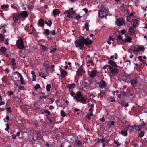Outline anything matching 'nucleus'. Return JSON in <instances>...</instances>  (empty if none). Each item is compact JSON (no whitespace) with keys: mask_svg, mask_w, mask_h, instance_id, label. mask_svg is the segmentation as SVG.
Here are the masks:
<instances>
[{"mask_svg":"<svg viewBox=\"0 0 147 147\" xmlns=\"http://www.w3.org/2000/svg\"><path fill=\"white\" fill-rule=\"evenodd\" d=\"M79 38L75 41L74 44L76 47L80 50H83L84 45L90 48V45L92 44L93 41L88 37L85 38L83 36H80Z\"/></svg>","mask_w":147,"mask_h":147,"instance_id":"nucleus-1","label":"nucleus"},{"mask_svg":"<svg viewBox=\"0 0 147 147\" xmlns=\"http://www.w3.org/2000/svg\"><path fill=\"white\" fill-rule=\"evenodd\" d=\"M70 94L71 96L73 97L74 99L76 100L77 102L81 103H83L87 100L86 97L85 96H83L80 91H77L76 94L73 91H71Z\"/></svg>","mask_w":147,"mask_h":147,"instance_id":"nucleus-2","label":"nucleus"},{"mask_svg":"<svg viewBox=\"0 0 147 147\" xmlns=\"http://www.w3.org/2000/svg\"><path fill=\"white\" fill-rule=\"evenodd\" d=\"M108 12L105 8L102 7L98 12L99 17L101 18L105 17L107 15Z\"/></svg>","mask_w":147,"mask_h":147,"instance_id":"nucleus-3","label":"nucleus"},{"mask_svg":"<svg viewBox=\"0 0 147 147\" xmlns=\"http://www.w3.org/2000/svg\"><path fill=\"white\" fill-rule=\"evenodd\" d=\"M146 125V123L144 121H142V123L140 125H134L133 126L134 129L138 131H141L142 128L144 127Z\"/></svg>","mask_w":147,"mask_h":147,"instance_id":"nucleus-4","label":"nucleus"},{"mask_svg":"<svg viewBox=\"0 0 147 147\" xmlns=\"http://www.w3.org/2000/svg\"><path fill=\"white\" fill-rule=\"evenodd\" d=\"M108 68L109 71L113 76H115L119 72V70L116 68H113L110 65L108 66Z\"/></svg>","mask_w":147,"mask_h":147,"instance_id":"nucleus-5","label":"nucleus"},{"mask_svg":"<svg viewBox=\"0 0 147 147\" xmlns=\"http://www.w3.org/2000/svg\"><path fill=\"white\" fill-rule=\"evenodd\" d=\"M136 47L135 46L133 47L128 50L129 51L130 50H133L134 52H136L139 51H144L145 50L144 47L143 46H138L137 49H136Z\"/></svg>","mask_w":147,"mask_h":147,"instance_id":"nucleus-6","label":"nucleus"},{"mask_svg":"<svg viewBox=\"0 0 147 147\" xmlns=\"http://www.w3.org/2000/svg\"><path fill=\"white\" fill-rule=\"evenodd\" d=\"M16 44L18 48L20 49H23L25 47L22 39L19 38L16 41Z\"/></svg>","mask_w":147,"mask_h":147,"instance_id":"nucleus-7","label":"nucleus"},{"mask_svg":"<svg viewBox=\"0 0 147 147\" xmlns=\"http://www.w3.org/2000/svg\"><path fill=\"white\" fill-rule=\"evenodd\" d=\"M116 24L118 26H121L123 25V24H125V20L123 18H121L118 19L117 17L116 18Z\"/></svg>","mask_w":147,"mask_h":147,"instance_id":"nucleus-8","label":"nucleus"},{"mask_svg":"<svg viewBox=\"0 0 147 147\" xmlns=\"http://www.w3.org/2000/svg\"><path fill=\"white\" fill-rule=\"evenodd\" d=\"M64 14L67 18H72L74 16L76 15V14L73 13L69 10H65L64 12Z\"/></svg>","mask_w":147,"mask_h":147,"instance_id":"nucleus-9","label":"nucleus"},{"mask_svg":"<svg viewBox=\"0 0 147 147\" xmlns=\"http://www.w3.org/2000/svg\"><path fill=\"white\" fill-rule=\"evenodd\" d=\"M12 17L13 18V21L14 23H16L21 18L20 14L18 13H13Z\"/></svg>","mask_w":147,"mask_h":147,"instance_id":"nucleus-10","label":"nucleus"},{"mask_svg":"<svg viewBox=\"0 0 147 147\" xmlns=\"http://www.w3.org/2000/svg\"><path fill=\"white\" fill-rule=\"evenodd\" d=\"M97 84L99 85V87L102 89H105L107 87V83L103 80H101L100 82H97Z\"/></svg>","mask_w":147,"mask_h":147,"instance_id":"nucleus-11","label":"nucleus"},{"mask_svg":"<svg viewBox=\"0 0 147 147\" xmlns=\"http://www.w3.org/2000/svg\"><path fill=\"white\" fill-rule=\"evenodd\" d=\"M44 133L45 132L43 131H38L36 132V140H39L42 138V136L41 133Z\"/></svg>","mask_w":147,"mask_h":147,"instance_id":"nucleus-12","label":"nucleus"},{"mask_svg":"<svg viewBox=\"0 0 147 147\" xmlns=\"http://www.w3.org/2000/svg\"><path fill=\"white\" fill-rule=\"evenodd\" d=\"M97 73V71L96 70H93L89 73V75L91 78H93L96 76Z\"/></svg>","mask_w":147,"mask_h":147,"instance_id":"nucleus-13","label":"nucleus"},{"mask_svg":"<svg viewBox=\"0 0 147 147\" xmlns=\"http://www.w3.org/2000/svg\"><path fill=\"white\" fill-rule=\"evenodd\" d=\"M60 69H62L61 71H60L61 76L63 78H65L67 76V72L61 68H60Z\"/></svg>","mask_w":147,"mask_h":147,"instance_id":"nucleus-14","label":"nucleus"},{"mask_svg":"<svg viewBox=\"0 0 147 147\" xmlns=\"http://www.w3.org/2000/svg\"><path fill=\"white\" fill-rule=\"evenodd\" d=\"M45 32L46 34L47 35H49L50 33L52 34L53 36L55 35L56 34L55 31L54 30L50 31L49 30L46 29L45 30Z\"/></svg>","mask_w":147,"mask_h":147,"instance_id":"nucleus-15","label":"nucleus"},{"mask_svg":"<svg viewBox=\"0 0 147 147\" xmlns=\"http://www.w3.org/2000/svg\"><path fill=\"white\" fill-rule=\"evenodd\" d=\"M130 83L131 86L134 88L136 87L137 84V81L136 79H131L130 80Z\"/></svg>","mask_w":147,"mask_h":147,"instance_id":"nucleus-16","label":"nucleus"},{"mask_svg":"<svg viewBox=\"0 0 147 147\" xmlns=\"http://www.w3.org/2000/svg\"><path fill=\"white\" fill-rule=\"evenodd\" d=\"M85 71L83 70L82 68H79L77 71V75L79 76H81L82 75L83 73H85Z\"/></svg>","mask_w":147,"mask_h":147,"instance_id":"nucleus-17","label":"nucleus"},{"mask_svg":"<svg viewBox=\"0 0 147 147\" xmlns=\"http://www.w3.org/2000/svg\"><path fill=\"white\" fill-rule=\"evenodd\" d=\"M74 141L76 146H80L82 145V142L78 139V137L75 138Z\"/></svg>","mask_w":147,"mask_h":147,"instance_id":"nucleus-18","label":"nucleus"},{"mask_svg":"<svg viewBox=\"0 0 147 147\" xmlns=\"http://www.w3.org/2000/svg\"><path fill=\"white\" fill-rule=\"evenodd\" d=\"M20 14V16L23 18H26L28 16V12L27 11H25L21 12V13Z\"/></svg>","mask_w":147,"mask_h":147,"instance_id":"nucleus-19","label":"nucleus"},{"mask_svg":"<svg viewBox=\"0 0 147 147\" xmlns=\"http://www.w3.org/2000/svg\"><path fill=\"white\" fill-rule=\"evenodd\" d=\"M76 85L74 83H72L71 84H68L67 85L66 87L69 90H73L76 87Z\"/></svg>","mask_w":147,"mask_h":147,"instance_id":"nucleus-20","label":"nucleus"},{"mask_svg":"<svg viewBox=\"0 0 147 147\" xmlns=\"http://www.w3.org/2000/svg\"><path fill=\"white\" fill-rule=\"evenodd\" d=\"M108 63L110 65V66H111L113 68H116L117 66V65L115 62L112 60H109Z\"/></svg>","mask_w":147,"mask_h":147,"instance_id":"nucleus-21","label":"nucleus"},{"mask_svg":"<svg viewBox=\"0 0 147 147\" xmlns=\"http://www.w3.org/2000/svg\"><path fill=\"white\" fill-rule=\"evenodd\" d=\"M60 11L58 9H54L53 11V14L54 16L55 17L56 15H58L60 13Z\"/></svg>","mask_w":147,"mask_h":147,"instance_id":"nucleus-22","label":"nucleus"},{"mask_svg":"<svg viewBox=\"0 0 147 147\" xmlns=\"http://www.w3.org/2000/svg\"><path fill=\"white\" fill-rule=\"evenodd\" d=\"M39 26L42 27H44V21L42 19H40L38 23Z\"/></svg>","mask_w":147,"mask_h":147,"instance_id":"nucleus-23","label":"nucleus"},{"mask_svg":"<svg viewBox=\"0 0 147 147\" xmlns=\"http://www.w3.org/2000/svg\"><path fill=\"white\" fill-rule=\"evenodd\" d=\"M132 38L131 37L127 36L126 38H125V40H124L123 42L126 43L127 42H128L129 43H131V40Z\"/></svg>","mask_w":147,"mask_h":147,"instance_id":"nucleus-24","label":"nucleus"},{"mask_svg":"<svg viewBox=\"0 0 147 147\" xmlns=\"http://www.w3.org/2000/svg\"><path fill=\"white\" fill-rule=\"evenodd\" d=\"M133 22V26L134 28L136 26V24H138V21L136 19H133V20L131 22V23H132V22Z\"/></svg>","mask_w":147,"mask_h":147,"instance_id":"nucleus-25","label":"nucleus"},{"mask_svg":"<svg viewBox=\"0 0 147 147\" xmlns=\"http://www.w3.org/2000/svg\"><path fill=\"white\" fill-rule=\"evenodd\" d=\"M45 23L47 24L48 26L50 27L52 24V22L49 20L48 21L47 20H45L44 21Z\"/></svg>","mask_w":147,"mask_h":147,"instance_id":"nucleus-26","label":"nucleus"},{"mask_svg":"<svg viewBox=\"0 0 147 147\" xmlns=\"http://www.w3.org/2000/svg\"><path fill=\"white\" fill-rule=\"evenodd\" d=\"M127 131H128V130L126 131L122 130L121 132V133L122 135H123L124 136H126L127 135Z\"/></svg>","mask_w":147,"mask_h":147,"instance_id":"nucleus-27","label":"nucleus"},{"mask_svg":"<svg viewBox=\"0 0 147 147\" xmlns=\"http://www.w3.org/2000/svg\"><path fill=\"white\" fill-rule=\"evenodd\" d=\"M93 115L92 112H90L86 116V118H87L89 120L91 119L90 117Z\"/></svg>","mask_w":147,"mask_h":147,"instance_id":"nucleus-28","label":"nucleus"},{"mask_svg":"<svg viewBox=\"0 0 147 147\" xmlns=\"http://www.w3.org/2000/svg\"><path fill=\"white\" fill-rule=\"evenodd\" d=\"M140 133L138 134V136L139 138H142L144 135L145 132L144 131H140Z\"/></svg>","mask_w":147,"mask_h":147,"instance_id":"nucleus-29","label":"nucleus"},{"mask_svg":"<svg viewBox=\"0 0 147 147\" xmlns=\"http://www.w3.org/2000/svg\"><path fill=\"white\" fill-rule=\"evenodd\" d=\"M85 28L87 31L89 30V23L86 22L85 24Z\"/></svg>","mask_w":147,"mask_h":147,"instance_id":"nucleus-30","label":"nucleus"},{"mask_svg":"<svg viewBox=\"0 0 147 147\" xmlns=\"http://www.w3.org/2000/svg\"><path fill=\"white\" fill-rule=\"evenodd\" d=\"M20 82L21 83L22 85H23L24 84V81L23 80V78L21 74H20Z\"/></svg>","mask_w":147,"mask_h":147,"instance_id":"nucleus-31","label":"nucleus"},{"mask_svg":"<svg viewBox=\"0 0 147 147\" xmlns=\"http://www.w3.org/2000/svg\"><path fill=\"white\" fill-rule=\"evenodd\" d=\"M41 46L42 47V51H47L48 49L44 45H41Z\"/></svg>","mask_w":147,"mask_h":147,"instance_id":"nucleus-32","label":"nucleus"},{"mask_svg":"<svg viewBox=\"0 0 147 147\" xmlns=\"http://www.w3.org/2000/svg\"><path fill=\"white\" fill-rule=\"evenodd\" d=\"M51 85L50 84H47L46 86V90L47 91H49L50 90Z\"/></svg>","mask_w":147,"mask_h":147,"instance_id":"nucleus-33","label":"nucleus"},{"mask_svg":"<svg viewBox=\"0 0 147 147\" xmlns=\"http://www.w3.org/2000/svg\"><path fill=\"white\" fill-rule=\"evenodd\" d=\"M6 50H6V48L5 47H1V49H0L1 51L3 53H5L6 52Z\"/></svg>","mask_w":147,"mask_h":147,"instance_id":"nucleus-34","label":"nucleus"},{"mask_svg":"<svg viewBox=\"0 0 147 147\" xmlns=\"http://www.w3.org/2000/svg\"><path fill=\"white\" fill-rule=\"evenodd\" d=\"M16 86L20 90H24V87L21 86V85H16Z\"/></svg>","mask_w":147,"mask_h":147,"instance_id":"nucleus-35","label":"nucleus"},{"mask_svg":"<svg viewBox=\"0 0 147 147\" xmlns=\"http://www.w3.org/2000/svg\"><path fill=\"white\" fill-rule=\"evenodd\" d=\"M105 141L104 138H102V139H99V138H98V139L97 140V142H102L103 143L105 142Z\"/></svg>","mask_w":147,"mask_h":147,"instance_id":"nucleus-36","label":"nucleus"},{"mask_svg":"<svg viewBox=\"0 0 147 147\" xmlns=\"http://www.w3.org/2000/svg\"><path fill=\"white\" fill-rule=\"evenodd\" d=\"M61 116L64 117L66 115L65 113L63 110H61Z\"/></svg>","mask_w":147,"mask_h":147,"instance_id":"nucleus-37","label":"nucleus"},{"mask_svg":"<svg viewBox=\"0 0 147 147\" xmlns=\"http://www.w3.org/2000/svg\"><path fill=\"white\" fill-rule=\"evenodd\" d=\"M114 143L116 144V145L118 146H121V143H119L116 140H114Z\"/></svg>","mask_w":147,"mask_h":147,"instance_id":"nucleus-38","label":"nucleus"},{"mask_svg":"<svg viewBox=\"0 0 147 147\" xmlns=\"http://www.w3.org/2000/svg\"><path fill=\"white\" fill-rule=\"evenodd\" d=\"M114 124V122L113 121H109L108 123V125L111 127L112 125Z\"/></svg>","mask_w":147,"mask_h":147,"instance_id":"nucleus-39","label":"nucleus"},{"mask_svg":"<svg viewBox=\"0 0 147 147\" xmlns=\"http://www.w3.org/2000/svg\"><path fill=\"white\" fill-rule=\"evenodd\" d=\"M43 66L45 67L46 70H47L49 67V65L48 64L46 63H44L43 64Z\"/></svg>","mask_w":147,"mask_h":147,"instance_id":"nucleus-40","label":"nucleus"},{"mask_svg":"<svg viewBox=\"0 0 147 147\" xmlns=\"http://www.w3.org/2000/svg\"><path fill=\"white\" fill-rule=\"evenodd\" d=\"M5 125H6V127L5 129V130L6 131H8L10 128L9 124H5ZM8 132H9V131H8Z\"/></svg>","mask_w":147,"mask_h":147,"instance_id":"nucleus-41","label":"nucleus"},{"mask_svg":"<svg viewBox=\"0 0 147 147\" xmlns=\"http://www.w3.org/2000/svg\"><path fill=\"white\" fill-rule=\"evenodd\" d=\"M34 88H35V89L36 90H37L38 89L40 88V86L39 84H36V86H35Z\"/></svg>","mask_w":147,"mask_h":147,"instance_id":"nucleus-42","label":"nucleus"},{"mask_svg":"<svg viewBox=\"0 0 147 147\" xmlns=\"http://www.w3.org/2000/svg\"><path fill=\"white\" fill-rule=\"evenodd\" d=\"M117 39L119 40H121L123 42L124 40L123 38L121 37L120 35H119L117 37Z\"/></svg>","mask_w":147,"mask_h":147,"instance_id":"nucleus-43","label":"nucleus"},{"mask_svg":"<svg viewBox=\"0 0 147 147\" xmlns=\"http://www.w3.org/2000/svg\"><path fill=\"white\" fill-rule=\"evenodd\" d=\"M44 112L47 114V115H49L51 114V113L47 110H45Z\"/></svg>","mask_w":147,"mask_h":147,"instance_id":"nucleus-44","label":"nucleus"},{"mask_svg":"<svg viewBox=\"0 0 147 147\" xmlns=\"http://www.w3.org/2000/svg\"><path fill=\"white\" fill-rule=\"evenodd\" d=\"M13 92L12 91H9L7 92V94L8 96H11L13 94Z\"/></svg>","mask_w":147,"mask_h":147,"instance_id":"nucleus-45","label":"nucleus"},{"mask_svg":"<svg viewBox=\"0 0 147 147\" xmlns=\"http://www.w3.org/2000/svg\"><path fill=\"white\" fill-rule=\"evenodd\" d=\"M11 65L13 67V69H16L17 68L16 63H12Z\"/></svg>","mask_w":147,"mask_h":147,"instance_id":"nucleus-46","label":"nucleus"},{"mask_svg":"<svg viewBox=\"0 0 147 147\" xmlns=\"http://www.w3.org/2000/svg\"><path fill=\"white\" fill-rule=\"evenodd\" d=\"M3 37L2 34L0 33V42H3Z\"/></svg>","mask_w":147,"mask_h":147,"instance_id":"nucleus-47","label":"nucleus"},{"mask_svg":"<svg viewBox=\"0 0 147 147\" xmlns=\"http://www.w3.org/2000/svg\"><path fill=\"white\" fill-rule=\"evenodd\" d=\"M39 124V123L38 121H35L34 122V123H33L34 125L36 127H37L38 126Z\"/></svg>","mask_w":147,"mask_h":147,"instance_id":"nucleus-48","label":"nucleus"},{"mask_svg":"<svg viewBox=\"0 0 147 147\" xmlns=\"http://www.w3.org/2000/svg\"><path fill=\"white\" fill-rule=\"evenodd\" d=\"M129 31L131 33H132L134 30V29L131 27H129Z\"/></svg>","mask_w":147,"mask_h":147,"instance_id":"nucleus-49","label":"nucleus"},{"mask_svg":"<svg viewBox=\"0 0 147 147\" xmlns=\"http://www.w3.org/2000/svg\"><path fill=\"white\" fill-rule=\"evenodd\" d=\"M6 109L9 113H11L12 112V111L11 110V108L10 107L7 108Z\"/></svg>","mask_w":147,"mask_h":147,"instance_id":"nucleus-50","label":"nucleus"},{"mask_svg":"<svg viewBox=\"0 0 147 147\" xmlns=\"http://www.w3.org/2000/svg\"><path fill=\"white\" fill-rule=\"evenodd\" d=\"M56 50L57 48H55L51 50L50 52L51 53H55Z\"/></svg>","mask_w":147,"mask_h":147,"instance_id":"nucleus-51","label":"nucleus"},{"mask_svg":"<svg viewBox=\"0 0 147 147\" xmlns=\"http://www.w3.org/2000/svg\"><path fill=\"white\" fill-rule=\"evenodd\" d=\"M121 94L123 96H126L127 95V93L124 91H122L121 92Z\"/></svg>","mask_w":147,"mask_h":147,"instance_id":"nucleus-52","label":"nucleus"},{"mask_svg":"<svg viewBox=\"0 0 147 147\" xmlns=\"http://www.w3.org/2000/svg\"><path fill=\"white\" fill-rule=\"evenodd\" d=\"M40 98L42 99H46L47 98V96L45 95H42L40 97Z\"/></svg>","mask_w":147,"mask_h":147,"instance_id":"nucleus-53","label":"nucleus"},{"mask_svg":"<svg viewBox=\"0 0 147 147\" xmlns=\"http://www.w3.org/2000/svg\"><path fill=\"white\" fill-rule=\"evenodd\" d=\"M69 10L71 12H72V13H76V12L74 11V8H71L69 10Z\"/></svg>","mask_w":147,"mask_h":147,"instance_id":"nucleus-54","label":"nucleus"},{"mask_svg":"<svg viewBox=\"0 0 147 147\" xmlns=\"http://www.w3.org/2000/svg\"><path fill=\"white\" fill-rule=\"evenodd\" d=\"M129 127H130L131 128V129H134V126H131V125H127L126 126V128H128V129H129Z\"/></svg>","mask_w":147,"mask_h":147,"instance_id":"nucleus-55","label":"nucleus"},{"mask_svg":"<svg viewBox=\"0 0 147 147\" xmlns=\"http://www.w3.org/2000/svg\"><path fill=\"white\" fill-rule=\"evenodd\" d=\"M125 103H126L125 102V101H124V100L122 101L121 102V105L123 106L124 107L125 105Z\"/></svg>","mask_w":147,"mask_h":147,"instance_id":"nucleus-56","label":"nucleus"},{"mask_svg":"<svg viewBox=\"0 0 147 147\" xmlns=\"http://www.w3.org/2000/svg\"><path fill=\"white\" fill-rule=\"evenodd\" d=\"M83 10L86 13H87L88 12V9L86 8H84L83 9Z\"/></svg>","mask_w":147,"mask_h":147,"instance_id":"nucleus-57","label":"nucleus"},{"mask_svg":"<svg viewBox=\"0 0 147 147\" xmlns=\"http://www.w3.org/2000/svg\"><path fill=\"white\" fill-rule=\"evenodd\" d=\"M75 17L78 20H79L81 17L79 15H78L76 16Z\"/></svg>","mask_w":147,"mask_h":147,"instance_id":"nucleus-58","label":"nucleus"},{"mask_svg":"<svg viewBox=\"0 0 147 147\" xmlns=\"http://www.w3.org/2000/svg\"><path fill=\"white\" fill-rule=\"evenodd\" d=\"M8 113H7V116L6 117L5 119H6L7 120V122H8V120L9 119V116L8 115Z\"/></svg>","mask_w":147,"mask_h":147,"instance_id":"nucleus-59","label":"nucleus"},{"mask_svg":"<svg viewBox=\"0 0 147 147\" xmlns=\"http://www.w3.org/2000/svg\"><path fill=\"white\" fill-rule=\"evenodd\" d=\"M39 76H41V77H42V76H43V75H45L42 72H39Z\"/></svg>","mask_w":147,"mask_h":147,"instance_id":"nucleus-60","label":"nucleus"},{"mask_svg":"<svg viewBox=\"0 0 147 147\" xmlns=\"http://www.w3.org/2000/svg\"><path fill=\"white\" fill-rule=\"evenodd\" d=\"M110 98L111 99H112L111 101V102H113L115 101V100L114 99V97H111Z\"/></svg>","mask_w":147,"mask_h":147,"instance_id":"nucleus-61","label":"nucleus"},{"mask_svg":"<svg viewBox=\"0 0 147 147\" xmlns=\"http://www.w3.org/2000/svg\"><path fill=\"white\" fill-rule=\"evenodd\" d=\"M88 63L92 65L94 64L93 61L92 60H88Z\"/></svg>","mask_w":147,"mask_h":147,"instance_id":"nucleus-62","label":"nucleus"},{"mask_svg":"<svg viewBox=\"0 0 147 147\" xmlns=\"http://www.w3.org/2000/svg\"><path fill=\"white\" fill-rule=\"evenodd\" d=\"M15 61H16V59L15 58H12V60H11L12 64L14 63H15Z\"/></svg>","mask_w":147,"mask_h":147,"instance_id":"nucleus-63","label":"nucleus"},{"mask_svg":"<svg viewBox=\"0 0 147 147\" xmlns=\"http://www.w3.org/2000/svg\"><path fill=\"white\" fill-rule=\"evenodd\" d=\"M110 41H113L114 40V39L113 38H112L111 36H110L109 37V39Z\"/></svg>","mask_w":147,"mask_h":147,"instance_id":"nucleus-64","label":"nucleus"}]
</instances>
